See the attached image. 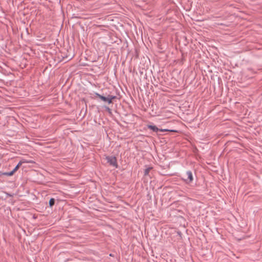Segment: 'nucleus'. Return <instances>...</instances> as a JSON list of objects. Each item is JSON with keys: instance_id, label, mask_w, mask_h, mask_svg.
<instances>
[{"instance_id": "f8f14e48", "label": "nucleus", "mask_w": 262, "mask_h": 262, "mask_svg": "<svg viewBox=\"0 0 262 262\" xmlns=\"http://www.w3.org/2000/svg\"><path fill=\"white\" fill-rule=\"evenodd\" d=\"M2 113V111L0 110V114Z\"/></svg>"}, {"instance_id": "39448f33", "label": "nucleus", "mask_w": 262, "mask_h": 262, "mask_svg": "<svg viewBox=\"0 0 262 262\" xmlns=\"http://www.w3.org/2000/svg\"><path fill=\"white\" fill-rule=\"evenodd\" d=\"M28 163L26 160L23 159L20 160L18 163L17 164V165L15 166V167L13 169L15 172H16L20 167V166L23 164V163Z\"/></svg>"}, {"instance_id": "9d476101", "label": "nucleus", "mask_w": 262, "mask_h": 262, "mask_svg": "<svg viewBox=\"0 0 262 262\" xmlns=\"http://www.w3.org/2000/svg\"><path fill=\"white\" fill-rule=\"evenodd\" d=\"M105 110L110 115H112V112L111 109L108 106H105Z\"/></svg>"}, {"instance_id": "9b49d317", "label": "nucleus", "mask_w": 262, "mask_h": 262, "mask_svg": "<svg viewBox=\"0 0 262 262\" xmlns=\"http://www.w3.org/2000/svg\"><path fill=\"white\" fill-rule=\"evenodd\" d=\"M6 194H7V196H13V194H11L8 193H7Z\"/></svg>"}, {"instance_id": "0eeeda50", "label": "nucleus", "mask_w": 262, "mask_h": 262, "mask_svg": "<svg viewBox=\"0 0 262 262\" xmlns=\"http://www.w3.org/2000/svg\"><path fill=\"white\" fill-rule=\"evenodd\" d=\"M15 172L13 170L10 172H6L3 173V175L6 176H12Z\"/></svg>"}, {"instance_id": "423d86ee", "label": "nucleus", "mask_w": 262, "mask_h": 262, "mask_svg": "<svg viewBox=\"0 0 262 262\" xmlns=\"http://www.w3.org/2000/svg\"><path fill=\"white\" fill-rule=\"evenodd\" d=\"M55 200L54 198L50 199L49 204L50 207L52 208L55 204Z\"/></svg>"}, {"instance_id": "20e7f679", "label": "nucleus", "mask_w": 262, "mask_h": 262, "mask_svg": "<svg viewBox=\"0 0 262 262\" xmlns=\"http://www.w3.org/2000/svg\"><path fill=\"white\" fill-rule=\"evenodd\" d=\"M95 95L98 97V98H99L101 100H102L104 102H107L108 104H109V97H108V95H107V97H105V96H103L97 93H96L95 94Z\"/></svg>"}, {"instance_id": "1a4fd4ad", "label": "nucleus", "mask_w": 262, "mask_h": 262, "mask_svg": "<svg viewBox=\"0 0 262 262\" xmlns=\"http://www.w3.org/2000/svg\"><path fill=\"white\" fill-rule=\"evenodd\" d=\"M152 169V167H148L146 168L144 170V176H148L149 172V171Z\"/></svg>"}, {"instance_id": "6e6552de", "label": "nucleus", "mask_w": 262, "mask_h": 262, "mask_svg": "<svg viewBox=\"0 0 262 262\" xmlns=\"http://www.w3.org/2000/svg\"><path fill=\"white\" fill-rule=\"evenodd\" d=\"M108 97H109V104L112 103V101L114 99L116 98V96L111 95H108Z\"/></svg>"}, {"instance_id": "f257e3e1", "label": "nucleus", "mask_w": 262, "mask_h": 262, "mask_svg": "<svg viewBox=\"0 0 262 262\" xmlns=\"http://www.w3.org/2000/svg\"><path fill=\"white\" fill-rule=\"evenodd\" d=\"M182 179L186 184H190L193 180L192 172L190 170L187 171L185 173L183 174Z\"/></svg>"}, {"instance_id": "f03ea898", "label": "nucleus", "mask_w": 262, "mask_h": 262, "mask_svg": "<svg viewBox=\"0 0 262 262\" xmlns=\"http://www.w3.org/2000/svg\"><path fill=\"white\" fill-rule=\"evenodd\" d=\"M106 160L110 165L115 167L116 168L118 167L117 159L115 156H107L106 157Z\"/></svg>"}, {"instance_id": "7ed1b4c3", "label": "nucleus", "mask_w": 262, "mask_h": 262, "mask_svg": "<svg viewBox=\"0 0 262 262\" xmlns=\"http://www.w3.org/2000/svg\"><path fill=\"white\" fill-rule=\"evenodd\" d=\"M147 127L148 129L152 130L155 133H158L159 131L162 132L169 131V130L167 129H159L154 125H147Z\"/></svg>"}]
</instances>
